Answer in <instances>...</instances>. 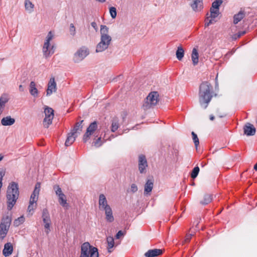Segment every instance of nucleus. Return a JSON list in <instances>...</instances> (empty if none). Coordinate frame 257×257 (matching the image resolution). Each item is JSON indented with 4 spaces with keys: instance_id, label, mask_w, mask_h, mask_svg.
Returning <instances> with one entry per match:
<instances>
[{
    "instance_id": "obj_6",
    "label": "nucleus",
    "mask_w": 257,
    "mask_h": 257,
    "mask_svg": "<svg viewBox=\"0 0 257 257\" xmlns=\"http://www.w3.org/2000/svg\"><path fill=\"white\" fill-rule=\"evenodd\" d=\"M159 94L158 92L154 91L151 92L146 98L143 106L146 108H150L151 106L156 105L159 100Z\"/></svg>"
},
{
    "instance_id": "obj_22",
    "label": "nucleus",
    "mask_w": 257,
    "mask_h": 257,
    "mask_svg": "<svg viewBox=\"0 0 257 257\" xmlns=\"http://www.w3.org/2000/svg\"><path fill=\"white\" fill-rule=\"evenodd\" d=\"M191 6L194 11H200L203 8L202 0H192Z\"/></svg>"
},
{
    "instance_id": "obj_40",
    "label": "nucleus",
    "mask_w": 257,
    "mask_h": 257,
    "mask_svg": "<svg viewBox=\"0 0 257 257\" xmlns=\"http://www.w3.org/2000/svg\"><path fill=\"white\" fill-rule=\"evenodd\" d=\"M109 13L112 19L116 18L117 15L116 9L115 7H110L109 8Z\"/></svg>"
},
{
    "instance_id": "obj_15",
    "label": "nucleus",
    "mask_w": 257,
    "mask_h": 257,
    "mask_svg": "<svg viewBox=\"0 0 257 257\" xmlns=\"http://www.w3.org/2000/svg\"><path fill=\"white\" fill-rule=\"evenodd\" d=\"M40 187L41 184L39 182H37L35 185V189L33 191V193L31 195L29 201L30 202H32L36 203H37L39 197V192L40 191Z\"/></svg>"
},
{
    "instance_id": "obj_21",
    "label": "nucleus",
    "mask_w": 257,
    "mask_h": 257,
    "mask_svg": "<svg viewBox=\"0 0 257 257\" xmlns=\"http://www.w3.org/2000/svg\"><path fill=\"white\" fill-rule=\"evenodd\" d=\"M25 10L28 14H32L34 11L35 5L30 0H25Z\"/></svg>"
},
{
    "instance_id": "obj_38",
    "label": "nucleus",
    "mask_w": 257,
    "mask_h": 257,
    "mask_svg": "<svg viewBox=\"0 0 257 257\" xmlns=\"http://www.w3.org/2000/svg\"><path fill=\"white\" fill-rule=\"evenodd\" d=\"M25 221V217L23 216H21L15 219L14 222V224L16 226H18L20 224H22Z\"/></svg>"
},
{
    "instance_id": "obj_5",
    "label": "nucleus",
    "mask_w": 257,
    "mask_h": 257,
    "mask_svg": "<svg viewBox=\"0 0 257 257\" xmlns=\"http://www.w3.org/2000/svg\"><path fill=\"white\" fill-rule=\"evenodd\" d=\"M89 54V50L88 48L85 46L81 47L74 53L73 61L74 63H80L86 58Z\"/></svg>"
},
{
    "instance_id": "obj_4",
    "label": "nucleus",
    "mask_w": 257,
    "mask_h": 257,
    "mask_svg": "<svg viewBox=\"0 0 257 257\" xmlns=\"http://www.w3.org/2000/svg\"><path fill=\"white\" fill-rule=\"evenodd\" d=\"M80 257H98V249L86 242L82 244Z\"/></svg>"
},
{
    "instance_id": "obj_46",
    "label": "nucleus",
    "mask_w": 257,
    "mask_h": 257,
    "mask_svg": "<svg viewBox=\"0 0 257 257\" xmlns=\"http://www.w3.org/2000/svg\"><path fill=\"white\" fill-rule=\"evenodd\" d=\"M83 121V120H82L76 123V124H75V125L74 126V128H82L83 127V125H82Z\"/></svg>"
},
{
    "instance_id": "obj_17",
    "label": "nucleus",
    "mask_w": 257,
    "mask_h": 257,
    "mask_svg": "<svg viewBox=\"0 0 257 257\" xmlns=\"http://www.w3.org/2000/svg\"><path fill=\"white\" fill-rule=\"evenodd\" d=\"M98 204L99 208L100 210H103L110 207L107 203L105 195L103 194H100L99 196Z\"/></svg>"
},
{
    "instance_id": "obj_54",
    "label": "nucleus",
    "mask_w": 257,
    "mask_h": 257,
    "mask_svg": "<svg viewBox=\"0 0 257 257\" xmlns=\"http://www.w3.org/2000/svg\"><path fill=\"white\" fill-rule=\"evenodd\" d=\"M3 158H4V156L0 155V161L3 160Z\"/></svg>"
},
{
    "instance_id": "obj_9",
    "label": "nucleus",
    "mask_w": 257,
    "mask_h": 257,
    "mask_svg": "<svg viewBox=\"0 0 257 257\" xmlns=\"http://www.w3.org/2000/svg\"><path fill=\"white\" fill-rule=\"evenodd\" d=\"M44 113L45 117L43 123L44 126L48 127L54 118V110L52 108L46 106L44 108Z\"/></svg>"
},
{
    "instance_id": "obj_13",
    "label": "nucleus",
    "mask_w": 257,
    "mask_h": 257,
    "mask_svg": "<svg viewBox=\"0 0 257 257\" xmlns=\"http://www.w3.org/2000/svg\"><path fill=\"white\" fill-rule=\"evenodd\" d=\"M56 82L54 77H51L48 82V87L46 91L47 96H50L53 92L56 91L57 86Z\"/></svg>"
},
{
    "instance_id": "obj_34",
    "label": "nucleus",
    "mask_w": 257,
    "mask_h": 257,
    "mask_svg": "<svg viewBox=\"0 0 257 257\" xmlns=\"http://www.w3.org/2000/svg\"><path fill=\"white\" fill-rule=\"evenodd\" d=\"M212 198L211 195L205 194L204 196L203 200L200 201V203L202 205H206L212 201Z\"/></svg>"
},
{
    "instance_id": "obj_20",
    "label": "nucleus",
    "mask_w": 257,
    "mask_h": 257,
    "mask_svg": "<svg viewBox=\"0 0 257 257\" xmlns=\"http://www.w3.org/2000/svg\"><path fill=\"white\" fill-rule=\"evenodd\" d=\"M29 92L31 95L35 98H37L39 96V91L34 81H31L30 83Z\"/></svg>"
},
{
    "instance_id": "obj_11",
    "label": "nucleus",
    "mask_w": 257,
    "mask_h": 257,
    "mask_svg": "<svg viewBox=\"0 0 257 257\" xmlns=\"http://www.w3.org/2000/svg\"><path fill=\"white\" fill-rule=\"evenodd\" d=\"M42 217L44 223V227L46 229L45 232L47 234H48L50 230V226L51 224V219L49 213L47 209L45 208L43 210Z\"/></svg>"
},
{
    "instance_id": "obj_36",
    "label": "nucleus",
    "mask_w": 257,
    "mask_h": 257,
    "mask_svg": "<svg viewBox=\"0 0 257 257\" xmlns=\"http://www.w3.org/2000/svg\"><path fill=\"white\" fill-rule=\"evenodd\" d=\"M53 37H54L53 33L51 31H50L48 33V34L45 39L44 44H51L50 43V41L53 39Z\"/></svg>"
},
{
    "instance_id": "obj_16",
    "label": "nucleus",
    "mask_w": 257,
    "mask_h": 257,
    "mask_svg": "<svg viewBox=\"0 0 257 257\" xmlns=\"http://www.w3.org/2000/svg\"><path fill=\"white\" fill-rule=\"evenodd\" d=\"M54 53V46L52 44H44L43 53L46 57H49Z\"/></svg>"
},
{
    "instance_id": "obj_55",
    "label": "nucleus",
    "mask_w": 257,
    "mask_h": 257,
    "mask_svg": "<svg viewBox=\"0 0 257 257\" xmlns=\"http://www.w3.org/2000/svg\"><path fill=\"white\" fill-rule=\"evenodd\" d=\"M111 132H115V130L112 129V130H111Z\"/></svg>"
},
{
    "instance_id": "obj_19",
    "label": "nucleus",
    "mask_w": 257,
    "mask_h": 257,
    "mask_svg": "<svg viewBox=\"0 0 257 257\" xmlns=\"http://www.w3.org/2000/svg\"><path fill=\"white\" fill-rule=\"evenodd\" d=\"M98 130H87L86 132L83 136L84 142H86L89 139L90 136H93L95 137H98Z\"/></svg>"
},
{
    "instance_id": "obj_31",
    "label": "nucleus",
    "mask_w": 257,
    "mask_h": 257,
    "mask_svg": "<svg viewBox=\"0 0 257 257\" xmlns=\"http://www.w3.org/2000/svg\"><path fill=\"white\" fill-rule=\"evenodd\" d=\"M244 17V14L242 12H239L238 14L235 15L233 17V23L234 24H237L240 22Z\"/></svg>"
},
{
    "instance_id": "obj_26",
    "label": "nucleus",
    "mask_w": 257,
    "mask_h": 257,
    "mask_svg": "<svg viewBox=\"0 0 257 257\" xmlns=\"http://www.w3.org/2000/svg\"><path fill=\"white\" fill-rule=\"evenodd\" d=\"M106 216V220L109 222H112L114 221V217L112 214V211L110 207L103 210Z\"/></svg>"
},
{
    "instance_id": "obj_48",
    "label": "nucleus",
    "mask_w": 257,
    "mask_h": 257,
    "mask_svg": "<svg viewBox=\"0 0 257 257\" xmlns=\"http://www.w3.org/2000/svg\"><path fill=\"white\" fill-rule=\"evenodd\" d=\"M131 190L132 192L135 193L138 191V187L135 184H132L131 187Z\"/></svg>"
},
{
    "instance_id": "obj_32",
    "label": "nucleus",
    "mask_w": 257,
    "mask_h": 257,
    "mask_svg": "<svg viewBox=\"0 0 257 257\" xmlns=\"http://www.w3.org/2000/svg\"><path fill=\"white\" fill-rule=\"evenodd\" d=\"M106 240L108 244V251L110 253L112 251L111 248L114 246V239L112 236H108L107 237Z\"/></svg>"
},
{
    "instance_id": "obj_25",
    "label": "nucleus",
    "mask_w": 257,
    "mask_h": 257,
    "mask_svg": "<svg viewBox=\"0 0 257 257\" xmlns=\"http://www.w3.org/2000/svg\"><path fill=\"white\" fill-rule=\"evenodd\" d=\"M15 122V119L10 116L5 117L1 120L2 124L5 126L11 125L13 124Z\"/></svg>"
},
{
    "instance_id": "obj_52",
    "label": "nucleus",
    "mask_w": 257,
    "mask_h": 257,
    "mask_svg": "<svg viewBox=\"0 0 257 257\" xmlns=\"http://www.w3.org/2000/svg\"><path fill=\"white\" fill-rule=\"evenodd\" d=\"M19 91L21 92H23L24 91V88L22 85H19Z\"/></svg>"
},
{
    "instance_id": "obj_3",
    "label": "nucleus",
    "mask_w": 257,
    "mask_h": 257,
    "mask_svg": "<svg viewBox=\"0 0 257 257\" xmlns=\"http://www.w3.org/2000/svg\"><path fill=\"white\" fill-rule=\"evenodd\" d=\"M19 196L18 185L13 182L8 187L7 199L8 209L11 210L16 203Z\"/></svg>"
},
{
    "instance_id": "obj_8",
    "label": "nucleus",
    "mask_w": 257,
    "mask_h": 257,
    "mask_svg": "<svg viewBox=\"0 0 257 257\" xmlns=\"http://www.w3.org/2000/svg\"><path fill=\"white\" fill-rule=\"evenodd\" d=\"M53 189L55 191L56 194L58 197V201L60 204L63 207L67 208L68 207V204L67 202L66 197L62 192L61 188L59 185H55L53 187Z\"/></svg>"
},
{
    "instance_id": "obj_30",
    "label": "nucleus",
    "mask_w": 257,
    "mask_h": 257,
    "mask_svg": "<svg viewBox=\"0 0 257 257\" xmlns=\"http://www.w3.org/2000/svg\"><path fill=\"white\" fill-rule=\"evenodd\" d=\"M123 121L120 122L118 119L116 117L113 118L112 120L111 127L112 128H118L121 126L122 125Z\"/></svg>"
},
{
    "instance_id": "obj_39",
    "label": "nucleus",
    "mask_w": 257,
    "mask_h": 257,
    "mask_svg": "<svg viewBox=\"0 0 257 257\" xmlns=\"http://www.w3.org/2000/svg\"><path fill=\"white\" fill-rule=\"evenodd\" d=\"M199 168L198 166L194 167L191 174V178L193 179L196 178L199 173Z\"/></svg>"
},
{
    "instance_id": "obj_23",
    "label": "nucleus",
    "mask_w": 257,
    "mask_h": 257,
    "mask_svg": "<svg viewBox=\"0 0 257 257\" xmlns=\"http://www.w3.org/2000/svg\"><path fill=\"white\" fill-rule=\"evenodd\" d=\"M13 251V246L10 242L7 243L5 244L3 253L4 256H8L10 255Z\"/></svg>"
},
{
    "instance_id": "obj_45",
    "label": "nucleus",
    "mask_w": 257,
    "mask_h": 257,
    "mask_svg": "<svg viewBox=\"0 0 257 257\" xmlns=\"http://www.w3.org/2000/svg\"><path fill=\"white\" fill-rule=\"evenodd\" d=\"M97 126V122L96 121H94L89 124L87 128H96Z\"/></svg>"
},
{
    "instance_id": "obj_2",
    "label": "nucleus",
    "mask_w": 257,
    "mask_h": 257,
    "mask_svg": "<svg viewBox=\"0 0 257 257\" xmlns=\"http://www.w3.org/2000/svg\"><path fill=\"white\" fill-rule=\"evenodd\" d=\"M199 101L202 107L206 108L212 98V87L207 82L201 84L199 91Z\"/></svg>"
},
{
    "instance_id": "obj_24",
    "label": "nucleus",
    "mask_w": 257,
    "mask_h": 257,
    "mask_svg": "<svg viewBox=\"0 0 257 257\" xmlns=\"http://www.w3.org/2000/svg\"><path fill=\"white\" fill-rule=\"evenodd\" d=\"M154 182L152 179H148L145 185L144 194L147 195L150 193L153 188Z\"/></svg>"
},
{
    "instance_id": "obj_33",
    "label": "nucleus",
    "mask_w": 257,
    "mask_h": 257,
    "mask_svg": "<svg viewBox=\"0 0 257 257\" xmlns=\"http://www.w3.org/2000/svg\"><path fill=\"white\" fill-rule=\"evenodd\" d=\"M176 57L179 60H181L184 55V51L182 47H178L176 51Z\"/></svg>"
},
{
    "instance_id": "obj_42",
    "label": "nucleus",
    "mask_w": 257,
    "mask_h": 257,
    "mask_svg": "<svg viewBox=\"0 0 257 257\" xmlns=\"http://www.w3.org/2000/svg\"><path fill=\"white\" fill-rule=\"evenodd\" d=\"M101 137H98V138L96 139V140L94 142V145L96 147H100L102 143V142L101 141Z\"/></svg>"
},
{
    "instance_id": "obj_41",
    "label": "nucleus",
    "mask_w": 257,
    "mask_h": 257,
    "mask_svg": "<svg viewBox=\"0 0 257 257\" xmlns=\"http://www.w3.org/2000/svg\"><path fill=\"white\" fill-rule=\"evenodd\" d=\"M222 3V0H216L212 3L211 8L219 9V7Z\"/></svg>"
},
{
    "instance_id": "obj_27",
    "label": "nucleus",
    "mask_w": 257,
    "mask_h": 257,
    "mask_svg": "<svg viewBox=\"0 0 257 257\" xmlns=\"http://www.w3.org/2000/svg\"><path fill=\"white\" fill-rule=\"evenodd\" d=\"M9 99L7 94H3L0 97V109L4 110L6 104L8 102Z\"/></svg>"
},
{
    "instance_id": "obj_49",
    "label": "nucleus",
    "mask_w": 257,
    "mask_h": 257,
    "mask_svg": "<svg viewBox=\"0 0 257 257\" xmlns=\"http://www.w3.org/2000/svg\"><path fill=\"white\" fill-rule=\"evenodd\" d=\"M243 128H247V129H248V128H255L253 125L249 123V122H247L245 124L244 127Z\"/></svg>"
},
{
    "instance_id": "obj_28",
    "label": "nucleus",
    "mask_w": 257,
    "mask_h": 257,
    "mask_svg": "<svg viewBox=\"0 0 257 257\" xmlns=\"http://www.w3.org/2000/svg\"><path fill=\"white\" fill-rule=\"evenodd\" d=\"M256 130H239V134L243 136H251L255 135Z\"/></svg>"
},
{
    "instance_id": "obj_53",
    "label": "nucleus",
    "mask_w": 257,
    "mask_h": 257,
    "mask_svg": "<svg viewBox=\"0 0 257 257\" xmlns=\"http://www.w3.org/2000/svg\"><path fill=\"white\" fill-rule=\"evenodd\" d=\"M210 119L211 120H213L214 119V116H213V115H210Z\"/></svg>"
},
{
    "instance_id": "obj_12",
    "label": "nucleus",
    "mask_w": 257,
    "mask_h": 257,
    "mask_svg": "<svg viewBox=\"0 0 257 257\" xmlns=\"http://www.w3.org/2000/svg\"><path fill=\"white\" fill-rule=\"evenodd\" d=\"M79 130H72L71 131L67 134V137L65 143L66 146H70L75 141L76 138L80 134L78 132ZM81 131V130H79Z\"/></svg>"
},
{
    "instance_id": "obj_47",
    "label": "nucleus",
    "mask_w": 257,
    "mask_h": 257,
    "mask_svg": "<svg viewBox=\"0 0 257 257\" xmlns=\"http://www.w3.org/2000/svg\"><path fill=\"white\" fill-rule=\"evenodd\" d=\"M193 236L192 234H187L185 236V238L184 239L185 242H189L191 239L192 236Z\"/></svg>"
},
{
    "instance_id": "obj_29",
    "label": "nucleus",
    "mask_w": 257,
    "mask_h": 257,
    "mask_svg": "<svg viewBox=\"0 0 257 257\" xmlns=\"http://www.w3.org/2000/svg\"><path fill=\"white\" fill-rule=\"evenodd\" d=\"M191 59L194 65H196L198 63V53L196 48H193L191 55Z\"/></svg>"
},
{
    "instance_id": "obj_51",
    "label": "nucleus",
    "mask_w": 257,
    "mask_h": 257,
    "mask_svg": "<svg viewBox=\"0 0 257 257\" xmlns=\"http://www.w3.org/2000/svg\"><path fill=\"white\" fill-rule=\"evenodd\" d=\"M91 26L95 30H97V24L95 22H93L91 23Z\"/></svg>"
},
{
    "instance_id": "obj_37",
    "label": "nucleus",
    "mask_w": 257,
    "mask_h": 257,
    "mask_svg": "<svg viewBox=\"0 0 257 257\" xmlns=\"http://www.w3.org/2000/svg\"><path fill=\"white\" fill-rule=\"evenodd\" d=\"M191 135H192V139L193 140L195 146L196 148L197 149L199 144V139L197 137V134H195L194 132H192L191 133Z\"/></svg>"
},
{
    "instance_id": "obj_14",
    "label": "nucleus",
    "mask_w": 257,
    "mask_h": 257,
    "mask_svg": "<svg viewBox=\"0 0 257 257\" xmlns=\"http://www.w3.org/2000/svg\"><path fill=\"white\" fill-rule=\"evenodd\" d=\"M148 167V163L145 155H141L139 157V170L141 173L145 172Z\"/></svg>"
},
{
    "instance_id": "obj_18",
    "label": "nucleus",
    "mask_w": 257,
    "mask_h": 257,
    "mask_svg": "<svg viewBox=\"0 0 257 257\" xmlns=\"http://www.w3.org/2000/svg\"><path fill=\"white\" fill-rule=\"evenodd\" d=\"M163 252L162 249L155 248L148 250L144 255L146 257H156L161 255Z\"/></svg>"
},
{
    "instance_id": "obj_43",
    "label": "nucleus",
    "mask_w": 257,
    "mask_h": 257,
    "mask_svg": "<svg viewBox=\"0 0 257 257\" xmlns=\"http://www.w3.org/2000/svg\"><path fill=\"white\" fill-rule=\"evenodd\" d=\"M245 33V31L238 32L237 34H234L232 36V38L234 40H236L239 38L241 36L243 35Z\"/></svg>"
},
{
    "instance_id": "obj_10",
    "label": "nucleus",
    "mask_w": 257,
    "mask_h": 257,
    "mask_svg": "<svg viewBox=\"0 0 257 257\" xmlns=\"http://www.w3.org/2000/svg\"><path fill=\"white\" fill-rule=\"evenodd\" d=\"M219 9L211 8L210 16H207L205 20V26L208 27L215 22V19L219 15Z\"/></svg>"
},
{
    "instance_id": "obj_50",
    "label": "nucleus",
    "mask_w": 257,
    "mask_h": 257,
    "mask_svg": "<svg viewBox=\"0 0 257 257\" xmlns=\"http://www.w3.org/2000/svg\"><path fill=\"white\" fill-rule=\"evenodd\" d=\"M123 235V233L122 232V231L121 230H119L118 231V232L116 233V235H115V238L116 239H119V237L121 236H122Z\"/></svg>"
},
{
    "instance_id": "obj_35",
    "label": "nucleus",
    "mask_w": 257,
    "mask_h": 257,
    "mask_svg": "<svg viewBox=\"0 0 257 257\" xmlns=\"http://www.w3.org/2000/svg\"><path fill=\"white\" fill-rule=\"evenodd\" d=\"M36 206L37 204L36 203L29 201V205L28 207V212L30 215H32L33 214V211L36 208Z\"/></svg>"
},
{
    "instance_id": "obj_44",
    "label": "nucleus",
    "mask_w": 257,
    "mask_h": 257,
    "mask_svg": "<svg viewBox=\"0 0 257 257\" xmlns=\"http://www.w3.org/2000/svg\"><path fill=\"white\" fill-rule=\"evenodd\" d=\"M70 33L72 36L75 35V28L73 24H71L70 26Z\"/></svg>"
},
{
    "instance_id": "obj_1",
    "label": "nucleus",
    "mask_w": 257,
    "mask_h": 257,
    "mask_svg": "<svg viewBox=\"0 0 257 257\" xmlns=\"http://www.w3.org/2000/svg\"><path fill=\"white\" fill-rule=\"evenodd\" d=\"M100 40L96 46V53L106 50L111 44L112 38L109 34V28L105 25H101L100 29Z\"/></svg>"
},
{
    "instance_id": "obj_7",
    "label": "nucleus",
    "mask_w": 257,
    "mask_h": 257,
    "mask_svg": "<svg viewBox=\"0 0 257 257\" xmlns=\"http://www.w3.org/2000/svg\"><path fill=\"white\" fill-rule=\"evenodd\" d=\"M11 222V218L6 216L3 218L0 224V234L4 238L7 234Z\"/></svg>"
}]
</instances>
